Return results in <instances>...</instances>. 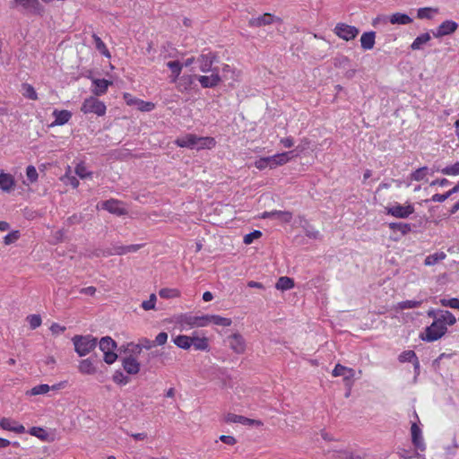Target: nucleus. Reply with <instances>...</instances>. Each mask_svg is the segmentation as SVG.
I'll return each instance as SVG.
<instances>
[{"label": "nucleus", "instance_id": "obj_1", "mask_svg": "<svg viewBox=\"0 0 459 459\" xmlns=\"http://www.w3.org/2000/svg\"><path fill=\"white\" fill-rule=\"evenodd\" d=\"M175 143L182 148L202 150L214 147L216 141L212 137H203L193 134H188L183 137L178 138L175 141Z\"/></svg>", "mask_w": 459, "mask_h": 459}, {"label": "nucleus", "instance_id": "obj_27", "mask_svg": "<svg viewBox=\"0 0 459 459\" xmlns=\"http://www.w3.org/2000/svg\"><path fill=\"white\" fill-rule=\"evenodd\" d=\"M431 39V36L429 32H425L419 35L413 42L411 44L410 48L411 50H420L423 48V45L428 43Z\"/></svg>", "mask_w": 459, "mask_h": 459}, {"label": "nucleus", "instance_id": "obj_48", "mask_svg": "<svg viewBox=\"0 0 459 459\" xmlns=\"http://www.w3.org/2000/svg\"><path fill=\"white\" fill-rule=\"evenodd\" d=\"M113 381L119 385H126L129 382V377L125 376L123 372L117 370L113 375Z\"/></svg>", "mask_w": 459, "mask_h": 459}, {"label": "nucleus", "instance_id": "obj_16", "mask_svg": "<svg viewBox=\"0 0 459 459\" xmlns=\"http://www.w3.org/2000/svg\"><path fill=\"white\" fill-rule=\"evenodd\" d=\"M332 374L333 377H343L344 383L350 385L351 380H352L355 376V370L338 363L334 367Z\"/></svg>", "mask_w": 459, "mask_h": 459}, {"label": "nucleus", "instance_id": "obj_33", "mask_svg": "<svg viewBox=\"0 0 459 459\" xmlns=\"http://www.w3.org/2000/svg\"><path fill=\"white\" fill-rule=\"evenodd\" d=\"M446 257V255L445 252L440 251L437 252L435 254L429 255L425 258L424 264L430 266L435 265L438 262L444 260Z\"/></svg>", "mask_w": 459, "mask_h": 459}, {"label": "nucleus", "instance_id": "obj_62", "mask_svg": "<svg viewBox=\"0 0 459 459\" xmlns=\"http://www.w3.org/2000/svg\"><path fill=\"white\" fill-rule=\"evenodd\" d=\"M220 440L221 442H223L224 444H227V445H230V446H233L237 443V440L234 437L232 436H227V435H221L220 437Z\"/></svg>", "mask_w": 459, "mask_h": 459}, {"label": "nucleus", "instance_id": "obj_11", "mask_svg": "<svg viewBox=\"0 0 459 459\" xmlns=\"http://www.w3.org/2000/svg\"><path fill=\"white\" fill-rule=\"evenodd\" d=\"M274 22H281V19L275 17L272 13H265L261 16L251 18L248 21L249 27L259 28L265 25H270Z\"/></svg>", "mask_w": 459, "mask_h": 459}, {"label": "nucleus", "instance_id": "obj_28", "mask_svg": "<svg viewBox=\"0 0 459 459\" xmlns=\"http://www.w3.org/2000/svg\"><path fill=\"white\" fill-rule=\"evenodd\" d=\"M14 186V179L12 175L0 173V188L4 192H9Z\"/></svg>", "mask_w": 459, "mask_h": 459}, {"label": "nucleus", "instance_id": "obj_42", "mask_svg": "<svg viewBox=\"0 0 459 459\" xmlns=\"http://www.w3.org/2000/svg\"><path fill=\"white\" fill-rule=\"evenodd\" d=\"M415 358H418L416 353L411 351V350H409V351H405L403 352H402L399 357H398V360L401 362V363H404V362H413Z\"/></svg>", "mask_w": 459, "mask_h": 459}, {"label": "nucleus", "instance_id": "obj_15", "mask_svg": "<svg viewBox=\"0 0 459 459\" xmlns=\"http://www.w3.org/2000/svg\"><path fill=\"white\" fill-rule=\"evenodd\" d=\"M226 421L227 422H234V423H240L242 425H248V426H256L261 427L263 426V422L259 420H254L249 419L242 415H237L234 413H229L226 416Z\"/></svg>", "mask_w": 459, "mask_h": 459}, {"label": "nucleus", "instance_id": "obj_24", "mask_svg": "<svg viewBox=\"0 0 459 459\" xmlns=\"http://www.w3.org/2000/svg\"><path fill=\"white\" fill-rule=\"evenodd\" d=\"M78 369L82 374L85 375H93L97 371L92 358L81 360L78 366Z\"/></svg>", "mask_w": 459, "mask_h": 459}, {"label": "nucleus", "instance_id": "obj_25", "mask_svg": "<svg viewBox=\"0 0 459 459\" xmlns=\"http://www.w3.org/2000/svg\"><path fill=\"white\" fill-rule=\"evenodd\" d=\"M376 33L375 31L364 32L360 37L361 48L364 50H369L374 48Z\"/></svg>", "mask_w": 459, "mask_h": 459}, {"label": "nucleus", "instance_id": "obj_12", "mask_svg": "<svg viewBox=\"0 0 459 459\" xmlns=\"http://www.w3.org/2000/svg\"><path fill=\"white\" fill-rule=\"evenodd\" d=\"M230 349L237 354H242L246 351V341L240 333H233L228 337Z\"/></svg>", "mask_w": 459, "mask_h": 459}, {"label": "nucleus", "instance_id": "obj_54", "mask_svg": "<svg viewBox=\"0 0 459 459\" xmlns=\"http://www.w3.org/2000/svg\"><path fill=\"white\" fill-rule=\"evenodd\" d=\"M26 176L30 182H36L39 177L36 168L32 165L28 166L26 169Z\"/></svg>", "mask_w": 459, "mask_h": 459}, {"label": "nucleus", "instance_id": "obj_9", "mask_svg": "<svg viewBox=\"0 0 459 459\" xmlns=\"http://www.w3.org/2000/svg\"><path fill=\"white\" fill-rule=\"evenodd\" d=\"M385 211L386 214L395 218L406 219L414 212V206L412 204L402 205L396 203L393 206L386 207Z\"/></svg>", "mask_w": 459, "mask_h": 459}, {"label": "nucleus", "instance_id": "obj_4", "mask_svg": "<svg viewBox=\"0 0 459 459\" xmlns=\"http://www.w3.org/2000/svg\"><path fill=\"white\" fill-rule=\"evenodd\" d=\"M100 351L104 353V361L107 364L114 363L117 355L114 352L117 348V342L109 336L102 337L99 342Z\"/></svg>", "mask_w": 459, "mask_h": 459}, {"label": "nucleus", "instance_id": "obj_30", "mask_svg": "<svg viewBox=\"0 0 459 459\" xmlns=\"http://www.w3.org/2000/svg\"><path fill=\"white\" fill-rule=\"evenodd\" d=\"M440 316L438 318H436L437 321L441 323L443 325H453L456 322L455 316L448 310H440L438 311Z\"/></svg>", "mask_w": 459, "mask_h": 459}, {"label": "nucleus", "instance_id": "obj_22", "mask_svg": "<svg viewBox=\"0 0 459 459\" xmlns=\"http://www.w3.org/2000/svg\"><path fill=\"white\" fill-rule=\"evenodd\" d=\"M53 116L55 117V121L51 124V126H63L70 120V118L72 117V113L65 109H55L53 111Z\"/></svg>", "mask_w": 459, "mask_h": 459}, {"label": "nucleus", "instance_id": "obj_39", "mask_svg": "<svg viewBox=\"0 0 459 459\" xmlns=\"http://www.w3.org/2000/svg\"><path fill=\"white\" fill-rule=\"evenodd\" d=\"M159 295L162 299H174L179 298L181 293L178 289L163 288L160 290Z\"/></svg>", "mask_w": 459, "mask_h": 459}, {"label": "nucleus", "instance_id": "obj_10", "mask_svg": "<svg viewBox=\"0 0 459 459\" xmlns=\"http://www.w3.org/2000/svg\"><path fill=\"white\" fill-rule=\"evenodd\" d=\"M458 23L452 21V20H446L444 21L435 31H433V36L435 38H442L445 36H448L455 32V30L458 29Z\"/></svg>", "mask_w": 459, "mask_h": 459}, {"label": "nucleus", "instance_id": "obj_49", "mask_svg": "<svg viewBox=\"0 0 459 459\" xmlns=\"http://www.w3.org/2000/svg\"><path fill=\"white\" fill-rule=\"evenodd\" d=\"M439 302L443 307H449L452 308L459 309V299L457 298H452L449 299H441Z\"/></svg>", "mask_w": 459, "mask_h": 459}, {"label": "nucleus", "instance_id": "obj_47", "mask_svg": "<svg viewBox=\"0 0 459 459\" xmlns=\"http://www.w3.org/2000/svg\"><path fill=\"white\" fill-rule=\"evenodd\" d=\"M261 237L262 232L260 230H255L254 231L245 235L243 241L246 245H250L255 239H257Z\"/></svg>", "mask_w": 459, "mask_h": 459}, {"label": "nucleus", "instance_id": "obj_60", "mask_svg": "<svg viewBox=\"0 0 459 459\" xmlns=\"http://www.w3.org/2000/svg\"><path fill=\"white\" fill-rule=\"evenodd\" d=\"M268 159L267 157H263V158H260L259 160H257L255 162V166L256 169L262 170V169H264L266 168H269L268 166Z\"/></svg>", "mask_w": 459, "mask_h": 459}, {"label": "nucleus", "instance_id": "obj_31", "mask_svg": "<svg viewBox=\"0 0 459 459\" xmlns=\"http://www.w3.org/2000/svg\"><path fill=\"white\" fill-rule=\"evenodd\" d=\"M438 12H439L438 8H434V7L419 8L417 11V18L431 20V19H433L434 14L438 13Z\"/></svg>", "mask_w": 459, "mask_h": 459}, {"label": "nucleus", "instance_id": "obj_51", "mask_svg": "<svg viewBox=\"0 0 459 459\" xmlns=\"http://www.w3.org/2000/svg\"><path fill=\"white\" fill-rule=\"evenodd\" d=\"M441 172L445 175H459V161L453 165L446 166L441 170Z\"/></svg>", "mask_w": 459, "mask_h": 459}, {"label": "nucleus", "instance_id": "obj_61", "mask_svg": "<svg viewBox=\"0 0 459 459\" xmlns=\"http://www.w3.org/2000/svg\"><path fill=\"white\" fill-rule=\"evenodd\" d=\"M66 330L65 326H62L58 325L57 323H53L50 326V331L53 334H59L61 333H64Z\"/></svg>", "mask_w": 459, "mask_h": 459}, {"label": "nucleus", "instance_id": "obj_50", "mask_svg": "<svg viewBox=\"0 0 459 459\" xmlns=\"http://www.w3.org/2000/svg\"><path fill=\"white\" fill-rule=\"evenodd\" d=\"M421 305V301H416V300H405L402 301L398 304L399 308L401 309H411L419 307Z\"/></svg>", "mask_w": 459, "mask_h": 459}, {"label": "nucleus", "instance_id": "obj_14", "mask_svg": "<svg viewBox=\"0 0 459 459\" xmlns=\"http://www.w3.org/2000/svg\"><path fill=\"white\" fill-rule=\"evenodd\" d=\"M411 442L413 446L420 450L425 451L426 445L422 437V432L417 422H412L411 427Z\"/></svg>", "mask_w": 459, "mask_h": 459}, {"label": "nucleus", "instance_id": "obj_20", "mask_svg": "<svg viewBox=\"0 0 459 459\" xmlns=\"http://www.w3.org/2000/svg\"><path fill=\"white\" fill-rule=\"evenodd\" d=\"M215 57H216L215 55L212 54V52H209L207 54H202L198 57V62L200 64V70L203 73H207L211 70L212 71L213 69H212V66L213 65Z\"/></svg>", "mask_w": 459, "mask_h": 459}, {"label": "nucleus", "instance_id": "obj_53", "mask_svg": "<svg viewBox=\"0 0 459 459\" xmlns=\"http://www.w3.org/2000/svg\"><path fill=\"white\" fill-rule=\"evenodd\" d=\"M31 329H36L41 325V317L39 315H30L27 317Z\"/></svg>", "mask_w": 459, "mask_h": 459}, {"label": "nucleus", "instance_id": "obj_41", "mask_svg": "<svg viewBox=\"0 0 459 459\" xmlns=\"http://www.w3.org/2000/svg\"><path fill=\"white\" fill-rule=\"evenodd\" d=\"M167 66L170 69L172 74L174 75L172 82H175L180 74L183 65L179 61H169L167 63Z\"/></svg>", "mask_w": 459, "mask_h": 459}, {"label": "nucleus", "instance_id": "obj_40", "mask_svg": "<svg viewBox=\"0 0 459 459\" xmlns=\"http://www.w3.org/2000/svg\"><path fill=\"white\" fill-rule=\"evenodd\" d=\"M29 433L32 436L39 437L42 441L48 440L49 434L47 430L39 427H32Z\"/></svg>", "mask_w": 459, "mask_h": 459}, {"label": "nucleus", "instance_id": "obj_18", "mask_svg": "<svg viewBox=\"0 0 459 459\" xmlns=\"http://www.w3.org/2000/svg\"><path fill=\"white\" fill-rule=\"evenodd\" d=\"M102 208L108 211L110 213L116 215H125L127 213L126 210L120 207V202L116 199H109L102 203Z\"/></svg>", "mask_w": 459, "mask_h": 459}, {"label": "nucleus", "instance_id": "obj_52", "mask_svg": "<svg viewBox=\"0 0 459 459\" xmlns=\"http://www.w3.org/2000/svg\"><path fill=\"white\" fill-rule=\"evenodd\" d=\"M155 304H156V295L152 293V294L150 295V298H149L148 300L143 301L142 307L144 310L154 309L155 308Z\"/></svg>", "mask_w": 459, "mask_h": 459}, {"label": "nucleus", "instance_id": "obj_26", "mask_svg": "<svg viewBox=\"0 0 459 459\" xmlns=\"http://www.w3.org/2000/svg\"><path fill=\"white\" fill-rule=\"evenodd\" d=\"M92 82L95 85V89L92 92L96 96L104 94L107 91L108 85L112 84V82L106 79H94Z\"/></svg>", "mask_w": 459, "mask_h": 459}, {"label": "nucleus", "instance_id": "obj_36", "mask_svg": "<svg viewBox=\"0 0 459 459\" xmlns=\"http://www.w3.org/2000/svg\"><path fill=\"white\" fill-rule=\"evenodd\" d=\"M209 324L212 323L216 325L230 326L232 324V320L228 317H222L218 315H208Z\"/></svg>", "mask_w": 459, "mask_h": 459}, {"label": "nucleus", "instance_id": "obj_58", "mask_svg": "<svg viewBox=\"0 0 459 459\" xmlns=\"http://www.w3.org/2000/svg\"><path fill=\"white\" fill-rule=\"evenodd\" d=\"M75 173L78 175L81 178H85L91 175V172H88L85 166L82 164H78L75 167Z\"/></svg>", "mask_w": 459, "mask_h": 459}, {"label": "nucleus", "instance_id": "obj_23", "mask_svg": "<svg viewBox=\"0 0 459 459\" xmlns=\"http://www.w3.org/2000/svg\"><path fill=\"white\" fill-rule=\"evenodd\" d=\"M126 255L125 246L115 245L112 247L98 250L96 255L110 256V255Z\"/></svg>", "mask_w": 459, "mask_h": 459}, {"label": "nucleus", "instance_id": "obj_13", "mask_svg": "<svg viewBox=\"0 0 459 459\" xmlns=\"http://www.w3.org/2000/svg\"><path fill=\"white\" fill-rule=\"evenodd\" d=\"M293 151L278 153L273 156H268V166L270 169H275L278 166L286 164L292 157Z\"/></svg>", "mask_w": 459, "mask_h": 459}, {"label": "nucleus", "instance_id": "obj_63", "mask_svg": "<svg viewBox=\"0 0 459 459\" xmlns=\"http://www.w3.org/2000/svg\"><path fill=\"white\" fill-rule=\"evenodd\" d=\"M65 183L71 185L74 188H76L79 186V180L74 176H65Z\"/></svg>", "mask_w": 459, "mask_h": 459}, {"label": "nucleus", "instance_id": "obj_7", "mask_svg": "<svg viewBox=\"0 0 459 459\" xmlns=\"http://www.w3.org/2000/svg\"><path fill=\"white\" fill-rule=\"evenodd\" d=\"M178 322L181 326L189 327H203L209 325L208 315L196 316L185 314L179 316Z\"/></svg>", "mask_w": 459, "mask_h": 459}, {"label": "nucleus", "instance_id": "obj_43", "mask_svg": "<svg viewBox=\"0 0 459 459\" xmlns=\"http://www.w3.org/2000/svg\"><path fill=\"white\" fill-rule=\"evenodd\" d=\"M22 88L24 90L23 95L29 100H36L38 99L37 92L32 85L29 83H23Z\"/></svg>", "mask_w": 459, "mask_h": 459}, {"label": "nucleus", "instance_id": "obj_21", "mask_svg": "<svg viewBox=\"0 0 459 459\" xmlns=\"http://www.w3.org/2000/svg\"><path fill=\"white\" fill-rule=\"evenodd\" d=\"M263 219L265 218H277L283 222H290L292 220V213L288 211H272V212H264L262 216Z\"/></svg>", "mask_w": 459, "mask_h": 459}, {"label": "nucleus", "instance_id": "obj_29", "mask_svg": "<svg viewBox=\"0 0 459 459\" xmlns=\"http://www.w3.org/2000/svg\"><path fill=\"white\" fill-rule=\"evenodd\" d=\"M389 22L392 24L406 25L411 23L412 19L406 13H395L390 16Z\"/></svg>", "mask_w": 459, "mask_h": 459}, {"label": "nucleus", "instance_id": "obj_57", "mask_svg": "<svg viewBox=\"0 0 459 459\" xmlns=\"http://www.w3.org/2000/svg\"><path fill=\"white\" fill-rule=\"evenodd\" d=\"M138 108L141 111H151L154 108L155 105L150 101L138 100L137 101Z\"/></svg>", "mask_w": 459, "mask_h": 459}, {"label": "nucleus", "instance_id": "obj_35", "mask_svg": "<svg viewBox=\"0 0 459 459\" xmlns=\"http://www.w3.org/2000/svg\"><path fill=\"white\" fill-rule=\"evenodd\" d=\"M277 290H287L294 287V281L287 276H281L279 278L275 285Z\"/></svg>", "mask_w": 459, "mask_h": 459}, {"label": "nucleus", "instance_id": "obj_44", "mask_svg": "<svg viewBox=\"0 0 459 459\" xmlns=\"http://www.w3.org/2000/svg\"><path fill=\"white\" fill-rule=\"evenodd\" d=\"M429 170L428 167H421L415 171H413L411 174V179L414 181H420L424 178V177L427 175V172Z\"/></svg>", "mask_w": 459, "mask_h": 459}, {"label": "nucleus", "instance_id": "obj_59", "mask_svg": "<svg viewBox=\"0 0 459 459\" xmlns=\"http://www.w3.org/2000/svg\"><path fill=\"white\" fill-rule=\"evenodd\" d=\"M168 340V333L166 332H160L153 341L154 346L155 345H164L167 342Z\"/></svg>", "mask_w": 459, "mask_h": 459}, {"label": "nucleus", "instance_id": "obj_38", "mask_svg": "<svg viewBox=\"0 0 459 459\" xmlns=\"http://www.w3.org/2000/svg\"><path fill=\"white\" fill-rule=\"evenodd\" d=\"M193 338V343L192 345L195 347V350L198 351H207L209 348L208 343V338L206 337H196V336H191Z\"/></svg>", "mask_w": 459, "mask_h": 459}, {"label": "nucleus", "instance_id": "obj_37", "mask_svg": "<svg viewBox=\"0 0 459 459\" xmlns=\"http://www.w3.org/2000/svg\"><path fill=\"white\" fill-rule=\"evenodd\" d=\"M92 39L95 43L96 49L100 51L103 56L110 57V53L102 39L95 33L92 34Z\"/></svg>", "mask_w": 459, "mask_h": 459}, {"label": "nucleus", "instance_id": "obj_46", "mask_svg": "<svg viewBox=\"0 0 459 459\" xmlns=\"http://www.w3.org/2000/svg\"><path fill=\"white\" fill-rule=\"evenodd\" d=\"M49 390H50V386L48 385L41 384V385L34 386L30 391V394L31 395L44 394H47Z\"/></svg>", "mask_w": 459, "mask_h": 459}, {"label": "nucleus", "instance_id": "obj_6", "mask_svg": "<svg viewBox=\"0 0 459 459\" xmlns=\"http://www.w3.org/2000/svg\"><path fill=\"white\" fill-rule=\"evenodd\" d=\"M20 5L26 13L42 16L45 9L39 0H13V5Z\"/></svg>", "mask_w": 459, "mask_h": 459}, {"label": "nucleus", "instance_id": "obj_56", "mask_svg": "<svg viewBox=\"0 0 459 459\" xmlns=\"http://www.w3.org/2000/svg\"><path fill=\"white\" fill-rule=\"evenodd\" d=\"M453 194H455V192H452V189H450L449 191H447L446 193L445 194H435L432 197H431V201L433 202H439V203H442V202H445L448 197H450Z\"/></svg>", "mask_w": 459, "mask_h": 459}, {"label": "nucleus", "instance_id": "obj_17", "mask_svg": "<svg viewBox=\"0 0 459 459\" xmlns=\"http://www.w3.org/2000/svg\"><path fill=\"white\" fill-rule=\"evenodd\" d=\"M213 74L210 76L207 75H201L198 78V81L202 87L204 88H213L219 84L221 78L219 75L218 69L214 68L212 70Z\"/></svg>", "mask_w": 459, "mask_h": 459}, {"label": "nucleus", "instance_id": "obj_8", "mask_svg": "<svg viewBox=\"0 0 459 459\" xmlns=\"http://www.w3.org/2000/svg\"><path fill=\"white\" fill-rule=\"evenodd\" d=\"M333 31L339 38L346 41L354 39L359 32V29L355 26L342 22L337 23Z\"/></svg>", "mask_w": 459, "mask_h": 459}, {"label": "nucleus", "instance_id": "obj_45", "mask_svg": "<svg viewBox=\"0 0 459 459\" xmlns=\"http://www.w3.org/2000/svg\"><path fill=\"white\" fill-rule=\"evenodd\" d=\"M21 237V233L19 230H13L12 232L8 233L4 238V243L5 245H11L14 242H16Z\"/></svg>", "mask_w": 459, "mask_h": 459}, {"label": "nucleus", "instance_id": "obj_5", "mask_svg": "<svg viewBox=\"0 0 459 459\" xmlns=\"http://www.w3.org/2000/svg\"><path fill=\"white\" fill-rule=\"evenodd\" d=\"M81 111L84 114L93 113L97 116H104L106 113V106L104 102L95 97H90L84 100L81 107Z\"/></svg>", "mask_w": 459, "mask_h": 459}, {"label": "nucleus", "instance_id": "obj_32", "mask_svg": "<svg viewBox=\"0 0 459 459\" xmlns=\"http://www.w3.org/2000/svg\"><path fill=\"white\" fill-rule=\"evenodd\" d=\"M173 342L178 348L188 350L192 346L193 338L187 335H178Z\"/></svg>", "mask_w": 459, "mask_h": 459}, {"label": "nucleus", "instance_id": "obj_34", "mask_svg": "<svg viewBox=\"0 0 459 459\" xmlns=\"http://www.w3.org/2000/svg\"><path fill=\"white\" fill-rule=\"evenodd\" d=\"M389 228L393 231H399L402 235H406L411 230V225L409 223L403 222H391L389 223Z\"/></svg>", "mask_w": 459, "mask_h": 459}, {"label": "nucleus", "instance_id": "obj_55", "mask_svg": "<svg viewBox=\"0 0 459 459\" xmlns=\"http://www.w3.org/2000/svg\"><path fill=\"white\" fill-rule=\"evenodd\" d=\"M154 346L153 341H151L147 338H141L139 340V342L135 345L136 348H139V351H142V349L150 350Z\"/></svg>", "mask_w": 459, "mask_h": 459}, {"label": "nucleus", "instance_id": "obj_64", "mask_svg": "<svg viewBox=\"0 0 459 459\" xmlns=\"http://www.w3.org/2000/svg\"><path fill=\"white\" fill-rule=\"evenodd\" d=\"M337 459H362L359 455H354L349 452L339 453Z\"/></svg>", "mask_w": 459, "mask_h": 459}, {"label": "nucleus", "instance_id": "obj_2", "mask_svg": "<svg viewBox=\"0 0 459 459\" xmlns=\"http://www.w3.org/2000/svg\"><path fill=\"white\" fill-rule=\"evenodd\" d=\"M72 342L74 346V351L80 357L89 354L98 344V339L91 334L74 335L72 338Z\"/></svg>", "mask_w": 459, "mask_h": 459}, {"label": "nucleus", "instance_id": "obj_3", "mask_svg": "<svg viewBox=\"0 0 459 459\" xmlns=\"http://www.w3.org/2000/svg\"><path fill=\"white\" fill-rule=\"evenodd\" d=\"M447 332V327L441 325L437 319L432 322L429 326L425 328V331L420 334V338L428 342H432L439 340Z\"/></svg>", "mask_w": 459, "mask_h": 459}, {"label": "nucleus", "instance_id": "obj_19", "mask_svg": "<svg viewBox=\"0 0 459 459\" xmlns=\"http://www.w3.org/2000/svg\"><path fill=\"white\" fill-rule=\"evenodd\" d=\"M122 366L124 370L130 375H135L140 371V363L132 355L122 359Z\"/></svg>", "mask_w": 459, "mask_h": 459}]
</instances>
